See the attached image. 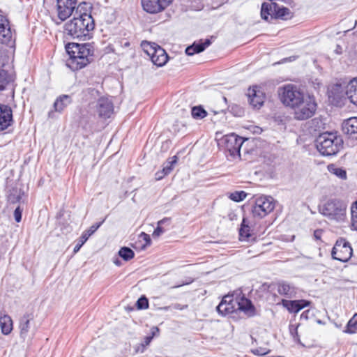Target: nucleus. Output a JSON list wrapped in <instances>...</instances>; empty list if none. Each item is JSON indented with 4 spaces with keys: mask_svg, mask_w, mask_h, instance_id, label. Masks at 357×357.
Here are the masks:
<instances>
[{
    "mask_svg": "<svg viewBox=\"0 0 357 357\" xmlns=\"http://www.w3.org/2000/svg\"><path fill=\"white\" fill-rule=\"evenodd\" d=\"M281 102L286 107L297 109L295 119L305 120L312 114L311 96L306 90L293 84H287L278 89Z\"/></svg>",
    "mask_w": 357,
    "mask_h": 357,
    "instance_id": "1",
    "label": "nucleus"
},
{
    "mask_svg": "<svg viewBox=\"0 0 357 357\" xmlns=\"http://www.w3.org/2000/svg\"><path fill=\"white\" fill-rule=\"evenodd\" d=\"M86 3L77 6L74 17L65 24V31L74 38L90 39L95 29V22L89 13L84 9Z\"/></svg>",
    "mask_w": 357,
    "mask_h": 357,
    "instance_id": "2",
    "label": "nucleus"
},
{
    "mask_svg": "<svg viewBox=\"0 0 357 357\" xmlns=\"http://www.w3.org/2000/svg\"><path fill=\"white\" fill-rule=\"evenodd\" d=\"M69 55L68 66L73 71H78L86 67L93 60L94 47L92 44L69 43L66 45Z\"/></svg>",
    "mask_w": 357,
    "mask_h": 357,
    "instance_id": "3",
    "label": "nucleus"
},
{
    "mask_svg": "<svg viewBox=\"0 0 357 357\" xmlns=\"http://www.w3.org/2000/svg\"><path fill=\"white\" fill-rule=\"evenodd\" d=\"M269 2H264L261 6L260 16L266 22L273 20L287 21L294 17V13L288 7L279 5L276 1H280L288 5L291 8L294 7L293 0H268Z\"/></svg>",
    "mask_w": 357,
    "mask_h": 357,
    "instance_id": "4",
    "label": "nucleus"
},
{
    "mask_svg": "<svg viewBox=\"0 0 357 357\" xmlns=\"http://www.w3.org/2000/svg\"><path fill=\"white\" fill-rule=\"evenodd\" d=\"M343 140L335 133L325 132L319 134L315 139L317 151L324 156L336 155L342 148Z\"/></svg>",
    "mask_w": 357,
    "mask_h": 357,
    "instance_id": "5",
    "label": "nucleus"
},
{
    "mask_svg": "<svg viewBox=\"0 0 357 357\" xmlns=\"http://www.w3.org/2000/svg\"><path fill=\"white\" fill-rule=\"evenodd\" d=\"M346 204L338 199H330L321 202L318 211L331 220L343 221L346 218Z\"/></svg>",
    "mask_w": 357,
    "mask_h": 357,
    "instance_id": "6",
    "label": "nucleus"
},
{
    "mask_svg": "<svg viewBox=\"0 0 357 357\" xmlns=\"http://www.w3.org/2000/svg\"><path fill=\"white\" fill-rule=\"evenodd\" d=\"M245 140L247 139H244L235 133H230L220 138L218 140V146L220 150L229 153L232 157H235L240 155L241 147Z\"/></svg>",
    "mask_w": 357,
    "mask_h": 357,
    "instance_id": "7",
    "label": "nucleus"
},
{
    "mask_svg": "<svg viewBox=\"0 0 357 357\" xmlns=\"http://www.w3.org/2000/svg\"><path fill=\"white\" fill-rule=\"evenodd\" d=\"M143 51L150 57L153 63L158 67L165 66L169 56L166 51L154 43L143 41L141 43Z\"/></svg>",
    "mask_w": 357,
    "mask_h": 357,
    "instance_id": "8",
    "label": "nucleus"
},
{
    "mask_svg": "<svg viewBox=\"0 0 357 357\" xmlns=\"http://www.w3.org/2000/svg\"><path fill=\"white\" fill-rule=\"evenodd\" d=\"M275 203L273 197L260 196L255 199L252 208V215L255 219H262L270 214L275 208Z\"/></svg>",
    "mask_w": 357,
    "mask_h": 357,
    "instance_id": "9",
    "label": "nucleus"
},
{
    "mask_svg": "<svg viewBox=\"0 0 357 357\" xmlns=\"http://www.w3.org/2000/svg\"><path fill=\"white\" fill-rule=\"evenodd\" d=\"M352 255L351 243L344 238H339L331 250L332 258L342 262H347Z\"/></svg>",
    "mask_w": 357,
    "mask_h": 357,
    "instance_id": "10",
    "label": "nucleus"
},
{
    "mask_svg": "<svg viewBox=\"0 0 357 357\" xmlns=\"http://www.w3.org/2000/svg\"><path fill=\"white\" fill-rule=\"evenodd\" d=\"M77 0H56L57 16L61 21L67 20L76 8Z\"/></svg>",
    "mask_w": 357,
    "mask_h": 357,
    "instance_id": "11",
    "label": "nucleus"
},
{
    "mask_svg": "<svg viewBox=\"0 0 357 357\" xmlns=\"http://www.w3.org/2000/svg\"><path fill=\"white\" fill-rule=\"evenodd\" d=\"M236 303V294H228L223 296L222 301L217 306V311L222 315L231 314L238 311Z\"/></svg>",
    "mask_w": 357,
    "mask_h": 357,
    "instance_id": "12",
    "label": "nucleus"
},
{
    "mask_svg": "<svg viewBox=\"0 0 357 357\" xmlns=\"http://www.w3.org/2000/svg\"><path fill=\"white\" fill-rule=\"evenodd\" d=\"M248 97L250 104L254 107L259 109L264 103L266 94L259 86H252L248 90Z\"/></svg>",
    "mask_w": 357,
    "mask_h": 357,
    "instance_id": "13",
    "label": "nucleus"
},
{
    "mask_svg": "<svg viewBox=\"0 0 357 357\" xmlns=\"http://www.w3.org/2000/svg\"><path fill=\"white\" fill-rule=\"evenodd\" d=\"M173 0H141L143 9L149 13H158L168 7Z\"/></svg>",
    "mask_w": 357,
    "mask_h": 357,
    "instance_id": "14",
    "label": "nucleus"
},
{
    "mask_svg": "<svg viewBox=\"0 0 357 357\" xmlns=\"http://www.w3.org/2000/svg\"><path fill=\"white\" fill-rule=\"evenodd\" d=\"M96 109L100 119H107L114 114V105L109 98L101 97L98 99Z\"/></svg>",
    "mask_w": 357,
    "mask_h": 357,
    "instance_id": "15",
    "label": "nucleus"
},
{
    "mask_svg": "<svg viewBox=\"0 0 357 357\" xmlns=\"http://www.w3.org/2000/svg\"><path fill=\"white\" fill-rule=\"evenodd\" d=\"M12 37L13 34L8 18L0 14V42L3 44H8L11 42Z\"/></svg>",
    "mask_w": 357,
    "mask_h": 357,
    "instance_id": "16",
    "label": "nucleus"
},
{
    "mask_svg": "<svg viewBox=\"0 0 357 357\" xmlns=\"http://www.w3.org/2000/svg\"><path fill=\"white\" fill-rule=\"evenodd\" d=\"M13 121L11 108L6 105H0V132L10 126Z\"/></svg>",
    "mask_w": 357,
    "mask_h": 357,
    "instance_id": "17",
    "label": "nucleus"
},
{
    "mask_svg": "<svg viewBox=\"0 0 357 357\" xmlns=\"http://www.w3.org/2000/svg\"><path fill=\"white\" fill-rule=\"evenodd\" d=\"M237 310L243 312L248 316H253L255 308L250 300L241 294H236Z\"/></svg>",
    "mask_w": 357,
    "mask_h": 357,
    "instance_id": "18",
    "label": "nucleus"
},
{
    "mask_svg": "<svg viewBox=\"0 0 357 357\" xmlns=\"http://www.w3.org/2000/svg\"><path fill=\"white\" fill-rule=\"evenodd\" d=\"M342 132L349 138L357 139V117L349 118L342 123Z\"/></svg>",
    "mask_w": 357,
    "mask_h": 357,
    "instance_id": "19",
    "label": "nucleus"
},
{
    "mask_svg": "<svg viewBox=\"0 0 357 357\" xmlns=\"http://www.w3.org/2000/svg\"><path fill=\"white\" fill-rule=\"evenodd\" d=\"M103 220L102 222L96 223L91 226L87 230L84 231L81 236L79 237V242L75 246L73 252L77 253L82 246L86 242L88 238L94 233L96 231V230L101 226L102 224Z\"/></svg>",
    "mask_w": 357,
    "mask_h": 357,
    "instance_id": "20",
    "label": "nucleus"
},
{
    "mask_svg": "<svg viewBox=\"0 0 357 357\" xmlns=\"http://www.w3.org/2000/svg\"><path fill=\"white\" fill-rule=\"evenodd\" d=\"M160 333V329L157 326H153L151 329L150 335L146 336L144 340L140 344H138L135 347V351L137 353H143L146 347L150 344L153 338L158 336Z\"/></svg>",
    "mask_w": 357,
    "mask_h": 357,
    "instance_id": "21",
    "label": "nucleus"
},
{
    "mask_svg": "<svg viewBox=\"0 0 357 357\" xmlns=\"http://www.w3.org/2000/svg\"><path fill=\"white\" fill-rule=\"evenodd\" d=\"M282 303L291 313L298 312L309 304L308 302L303 300L288 301L285 299L282 300Z\"/></svg>",
    "mask_w": 357,
    "mask_h": 357,
    "instance_id": "22",
    "label": "nucleus"
},
{
    "mask_svg": "<svg viewBox=\"0 0 357 357\" xmlns=\"http://www.w3.org/2000/svg\"><path fill=\"white\" fill-rule=\"evenodd\" d=\"M345 95L351 103L357 106V77L352 79L348 83Z\"/></svg>",
    "mask_w": 357,
    "mask_h": 357,
    "instance_id": "23",
    "label": "nucleus"
},
{
    "mask_svg": "<svg viewBox=\"0 0 357 357\" xmlns=\"http://www.w3.org/2000/svg\"><path fill=\"white\" fill-rule=\"evenodd\" d=\"M0 328L1 333L5 335L11 333L13 330V321L9 315L0 314Z\"/></svg>",
    "mask_w": 357,
    "mask_h": 357,
    "instance_id": "24",
    "label": "nucleus"
},
{
    "mask_svg": "<svg viewBox=\"0 0 357 357\" xmlns=\"http://www.w3.org/2000/svg\"><path fill=\"white\" fill-rule=\"evenodd\" d=\"M211 44V41L208 39L205 40L204 42L202 40L198 43L195 42L192 45L188 46L185 49V53L187 55L192 56L195 54L200 53L203 52L207 47Z\"/></svg>",
    "mask_w": 357,
    "mask_h": 357,
    "instance_id": "25",
    "label": "nucleus"
},
{
    "mask_svg": "<svg viewBox=\"0 0 357 357\" xmlns=\"http://www.w3.org/2000/svg\"><path fill=\"white\" fill-rule=\"evenodd\" d=\"M13 81V76L7 70L0 68V92L5 91Z\"/></svg>",
    "mask_w": 357,
    "mask_h": 357,
    "instance_id": "26",
    "label": "nucleus"
},
{
    "mask_svg": "<svg viewBox=\"0 0 357 357\" xmlns=\"http://www.w3.org/2000/svg\"><path fill=\"white\" fill-rule=\"evenodd\" d=\"M70 103V96L68 95H62L55 100L54 107L55 111L61 112Z\"/></svg>",
    "mask_w": 357,
    "mask_h": 357,
    "instance_id": "27",
    "label": "nucleus"
},
{
    "mask_svg": "<svg viewBox=\"0 0 357 357\" xmlns=\"http://www.w3.org/2000/svg\"><path fill=\"white\" fill-rule=\"evenodd\" d=\"M239 235L241 238L243 240H248L252 236V229L249 225V221L247 218H243L241 228L239 229Z\"/></svg>",
    "mask_w": 357,
    "mask_h": 357,
    "instance_id": "28",
    "label": "nucleus"
},
{
    "mask_svg": "<svg viewBox=\"0 0 357 357\" xmlns=\"http://www.w3.org/2000/svg\"><path fill=\"white\" fill-rule=\"evenodd\" d=\"M33 319V316L31 314H25L23 316L20 322V335L25 336L29 331V324L30 321Z\"/></svg>",
    "mask_w": 357,
    "mask_h": 357,
    "instance_id": "29",
    "label": "nucleus"
},
{
    "mask_svg": "<svg viewBox=\"0 0 357 357\" xmlns=\"http://www.w3.org/2000/svg\"><path fill=\"white\" fill-rule=\"evenodd\" d=\"M328 169L330 173L335 175L338 178L341 179H346L347 178V172L346 171L341 168L337 167L336 165L331 164L328 166Z\"/></svg>",
    "mask_w": 357,
    "mask_h": 357,
    "instance_id": "30",
    "label": "nucleus"
},
{
    "mask_svg": "<svg viewBox=\"0 0 357 357\" xmlns=\"http://www.w3.org/2000/svg\"><path fill=\"white\" fill-rule=\"evenodd\" d=\"M357 331V313H355L348 321L344 332L349 334L355 333Z\"/></svg>",
    "mask_w": 357,
    "mask_h": 357,
    "instance_id": "31",
    "label": "nucleus"
},
{
    "mask_svg": "<svg viewBox=\"0 0 357 357\" xmlns=\"http://www.w3.org/2000/svg\"><path fill=\"white\" fill-rule=\"evenodd\" d=\"M328 96L329 98H333V99H340L342 96V87L340 84H336L331 86V89L328 91Z\"/></svg>",
    "mask_w": 357,
    "mask_h": 357,
    "instance_id": "32",
    "label": "nucleus"
},
{
    "mask_svg": "<svg viewBox=\"0 0 357 357\" xmlns=\"http://www.w3.org/2000/svg\"><path fill=\"white\" fill-rule=\"evenodd\" d=\"M191 114L195 119H202L207 116L208 113L202 106H195L192 108Z\"/></svg>",
    "mask_w": 357,
    "mask_h": 357,
    "instance_id": "33",
    "label": "nucleus"
},
{
    "mask_svg": "<svg viewBox=\"0 0 357 357\" xmlns=\"http://www.w3.org/2000/svg\"><path fill=\"white\" fill-rule=\"evenodd\" d=\"M274 287L277 292L282 296H287L291 291L290 286L284 282L277 283L274 284Z\"/></svg>",
    "mask_w": 357,
    "mask_h": 357,
    "instance_id": "34",
    "label": "nucleus"
},
{
    "mask_svg": "<svg viewBox=\"0 0 357 357\" xmlns=\"http://www.w3.org/2000/svg\"><path fill=\"white\" fill-rule=\"evenodd\" d=\"M119 255L125 261H129L135 257L133 250L128 247L121 248L119 251Z\"/></svg>",
    "mask_w": 357,
    "mask_h": 357,
    "instance_id": "35",
    "label": "nucleus"
},
{
    "mask_svg": "<svg viewBox=\"0 0 357 357\" xmlns=\"http://www.w3.org/2000/svg\"><path fill=\"white\" fill-rule=\"evenodd\" d=\"M178 160V158L177 155H174L168 159V164H169V167H166L164 166L161 169V172L165 174V176L170 174L174 168V166L177 163Z\"/></svg>",
    "mask_w": 357,
    "mask_h": 357,
    "instance_id": "36",
    "label": "nucleus"
},
{
    "mask_svg": "<svg viewBox=\"0 0 357 357\" xmlns=\"http://www.w3.org/2000/svg\"><path fill=\"white\" fill-rule=\"evenodd\" d=\"M351 226L357 231V200L351 206Z\"/></svg>",
    "mask_w": 357,
    "mask_h": 357,
    "instance_id": "37",
    "label": "nucleus"
},
{
    "mask_svg": "<svg viewBox=\"0 0 357 357\" xmlns=\"http://www.w3.org/2000/svg\"><path fill=\"white\" fill-rule=\"evenodd\" d=\"M170 220H171L170 218H165L162 220H160L158 222V226H157L156 229L154 230V231L153 233V236H159L160 235L163 234L166 231V229L162 227V225L167 222H170Z\"/></svg>",
    "mask_w": 357,
    "mask_h": 357,
    "instance_id": "38",
    "label": "nucleus"
},
{
    "mask_svg": "<svg viewBox=\"0 0 357 357\" xmlns=\"http://www.w3.org/2000/svg\"><path fill=\"white\" fill-rule=\"evenodd\" d=\"M247 197V193L244 191H235L231 193L229 196V199L236 202H239L244 200Z\"/></svg>",
    "mask_w": 357,
    "mask_h": 357,
    "instance_id": "39",
    "label": "nucleus"
},
{
    "mask_svg": "<svg viewBox=\"0 0 357 357\" xmlns=\"http://www.w3.org/2000/svg\"><path fill=\"white\" fill-rule=\"evenodd\" d=\"M326 123L319 118H314V137L315 132L325 128Z\"/></svg>",
    "mask_w": 357,
    "mask_h": 357,
    "instance_id": "40",
    "label": "nucleus"
},
{
    "mask_svg": "<svg viewBox=\"0 0 357 357\" xmlns=\"http://www.w3.org/2000/svg\"><path fill=\"white\" fill-rule=\"evenodd\" d=\"M138 310H146L149 307V301L145 296L140 297L136 303Z\"/></svg>",
    "mask_w": 357,
    "mask_h": 357,
    "instance_id": "41",
    "label": "nucleus"
},
{
    "mask_svg": "<svg viewBox=\"0 0 357 357\" xmlns=\"http://www.w3.org/2000/svg\"><path fill=\"white\" fill-rule=\"evenodd\" d=\"M84 97L86 100H89V97H93V98H96L97 96H99V91L95 89H88L84 92Z\"/></svg>",
    "mask_w": 357,
    "mask_h": 357,
    "instance_id": "42",
    "label": "nucleus"
},
{
    "mask_svg": "<svg viewBox=\"0 0 357 357\" xmlns=\"http://www.w3.org/2000/svg\"><path fill=\"white\" fill-rule=\"evenodd\" d=\"M22 210L20 206H17L14 211L15 220L17 222H20L22 220Z\"/></svg>",
    "mask_w": 357,
    "mask_h": 357,
    "instance_id": "43",
    "label": "nucleus"
},
{
    "mask_svg": "<svg viewBox=\"0 0 357 357\" xmlns=\"http://www.w3.org/2000/svg\"><path fill=\"white\" fill-rule=\"evenodd\" d=\"M22 199V197L20 195L14 196L12 195H10L8 197V201L11 204H16L17 202H20Z\"/></svg>",
    "mask_w": 357,
    "mask_h": 357,
    "instance_id": "44",
    "label": "nucleus"
},
{
    "mask_svg": "<svg viewBox=\"0 0 357 357\" xmlns=\"http://www.w3.org/2000/svg\"><path fill=\"white\" fill-rule=\"evenodd\" d=\"M165 176V174L161 172V170L156 172L155 174V178L157 181L162 179Z\"/></svg>",
    "mask_w": 357,
    "mask_h": 357,
    "instance_id": "45",
    "label": "nucleus"
},
{
    "mask_svg": "<svg viewBox=\"0 0 357 357\" xmlns=\"http://www.w3.org/2000/svg\"><path fill=\"white\" fill-rule=\"evenodd\" d=\"M320 234H321V231H319V230L314 231V238H315L316 240L319 239Z\"/></svg>",
    "mask_w": 357,
    "mask_h": 357,
    "instance_id": "46",
    "label": "nucleus"
},
{
    "mask_svg": "<svg viewBox=\"0 0 357 357\" xmlns=\"http://www.w3.org/2000/svg\"><path fill=\"white\" fill-rule=\"evenodd\" d=\"M213 1L217 3L218 6L224 4L227 1V0H213Z\"/></svg>",
    "mask_w": 357,
    "mask_h": 357,
    "instance_id": "47",
    "label": "nucleus"
},
{
    "mask_svg": "<svg viewBox=\"0 0 357 357\" xmlns=\"http://www.w3.org/2000/svg\"><path fill=\"white\" fill-rule=\"evenodd\" d=\"M313 84H314V89H315V85H316V84L319 87V86H320L321 84L319 82H317V79H316L315 81H314Z\"/></svg>",
    "mask_w": 357,
    "mask_h": 357,
    "instance_id": "48",
    "label": "nucleus"
},
{
    "mask_svg": "<svg viewBox=\"0 0 357 357\" xmlns=\"http://www.w3.org/2000/svg\"><path fill=\"white\" fill-rule=\"evenodd\" d=\"M165 167H169V164H168V161L167 162V165Z\"/></svg>",
    "mask_w": 357,
    "mask_h": 357,
    "instance_id": "49",
    "label": "nucleus"
},
{
    "mask_svg": "<svg viewBox=\"0 0 357 357\" xmlns=\"http://www.w3.org/2000/svg\"><path fill=\"white\" fill-rule=\"evenodd\" d=\"M1 206H2V202L0 201V209L1 208Z\"/></svg>",
    "mask_w": 357,
    "mask_h": 357,
    "instance_id": "50",
    "label": "nucleus"
},
{
    "mask_svg": "<svg viewBox=\"0 0 357 357\" xmlns=\"http://www.w3.org/2000/svg\"><path fill=\"white\" fill-rule=\"evenodd\" d=\"M313 105H314V108L317 106V104L314 102Z\"/></svg>",
    "mask_w": 357,
    "mask_h": 357,
    "instance_id": "51",
    "label": "nucleus"
},
{
    "mask_svg": "<svg viewBox=\"0 0 357 357\" xmlns=\"http://www.w3.org/2000/svg\"><path fill=\"white\" fill-rule=\"evenodd\" d=\"M338 51H340V49H337V50H336V52L339 53V52H338Z\"/></svg>",
    "mask_w": 357,
    "mask_h": 357,
    "instance_id": "52",
    "label": "nucleus"
},
{
    "mask_svg": "<svg viewBox=\"0 0 357 357\" xmlns=\"http://www.w3.org/2000/svg\"><path fill=\"white\" fill-rule=\"evenodd\" d=\"M338 51H340V49H337V50H336V52L339 53V52H338Z\"/></svg>",
    "mask_w": 357,
    "mask_h": 357,
    "instance_id": "53",
    "label": "nucleus"
}]
</instances>
